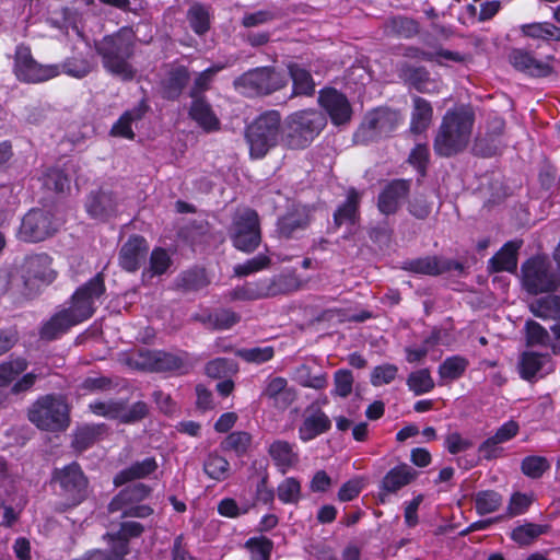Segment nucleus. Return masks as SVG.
Here are the masks:
<instances>
[{"instance_id": "nucleus-1", "label": "nucleus", "mask_w": 560, "mask_h": 560, "mask_svg": "<svg viewBox=\"0 0 560 560\" xmlns=\"http://www.w3.org/2000/svg\"><path fill=\"white\" fill-rule=\"evenodd\" d=\"M475 113L469 106L448 109L442 118L434 138V151L441 156H452L464 151L471 138Z\"/></svg>"}, {"instance_id": "nucleus-2", "label": "nucleus", "mask_w": 560, "mask_h": 560, "mask_svg": "<svg viewBox=\"0 0 560 560\" xmlns=\"http://www.w3.org/2000/svg\"><path fill=\"white\" fill-rule=\"evenodd\" d=\"M95 50L107 72L122 80L133 79L136 70L129 61L135 52V34L131 28L122 27L104 36L95 43Z\"/></svg>"}, {"instance_id": "nucleus-3", "label": "nucleus", "mask_w": 560, "mask_h": 560, "mask_svg": "<svg viewBox=\"0 0 560 560\" xmlns=\"http://www.w3.org/2000/svg\"><path fill=\"white\" fill-rule=\"evenodd\" d=\"M281 116L277 110H268L259 115L247 126L245 138L252 159H262L277 147L280 139Z\"/></svg>"}, {"instance_id": "nucleus-4", "label": "nucleus", "mask_w": 560, "mask_h": 560, "mask_svg": "<svg viewBox=\"0 0 560 560\" xmlns=\"http://www.w3.org/2000/svg\"><path fill=\"white\" fill-rule=\"evenodd\" d=\"M326 126L325 116L315 109L291 114L284 124L283 141L290 149L306 148Z\"/></svg>"}, {"instance_id": "nucleus-5", "label": "nucleus", "mask_w": 560, "mask_h": 560, "mask_svg": "<svg viewBox=\"0 0 560 560\" xmlns=\"http://www.w3.org/2000/svg\"><path fill=\"white\" fill-rule=\"evenodd\" d=\"M19 272L23 284L22 293L27 298L35 296L44 287L51 284L57 278V271L52 267V258L46 253L25 257Z\"/></svg>"}, {"instance_id": "nucleus-6", "label": "nucleus", "mask_w": 560, "mask_h": 560, "mask_svg": "<svg viewBox=\"0 0 560 560\" xmlns=\"http://www.w3.org/2000/svg\"><path fill=\"white\" fill-rule=\"evenodd\" d=\"M296 281L290 276L279 275L247 281L232 289L226 298L230 301H256L269 299L296 289Z\"/></svg>"}, {"instance_id": "nucleus-7", "label": "nucleus", "mask_w": 560, "mask_h": 560, "mask_svg": "<svg viewBox=\"0 0 560 560\" xmlns=\"http://www.w3.org/2000/svg\"><path fill=\"white\" fill-rule=\"evenodd\" d=\"M28 419L40 430H65L69 424V408L62 397L45 395L32 405Z\"/></svg>"}, {"instance_id": "nucleus-8", "label": "nucleus", "mask_w": 560, "mask_h": 560, "mask_svg": "<svg viewBox=\"0 0 560 560\" xmlns=\"http://www.w3.org/2000/svg\"><path fill=\"white\" fill-rule=\"evenodd\" d=\"M522 281L526 291L532 294L552 292L560 284V278L551 262L542 256L529 258L522 266Z\"/></svg>"}, {"instance_id": "nucleus-9", "label": "nucleus", "mask_w": 560, "mask_h": 560, "mask_svg": "<svg viewBox=\"0 0 560 560\" xmlns=\"http://www.w3.org/2000/svg\"><path fill=\"white\" fill-rule=\"evenodd\" d=\"M285 84V77L269 67L249 70L234 81L236 90L250 97L271 94Z\"/></svg>"}, {"instance_id": "nucleus-10", "label": "nucleus", "mask_w": 560, "mask_h": 560, "mask_svg": "<svg viewBox=\"0 0 560 560\" xmlns=\"http://www.w3.org/2000/svg\"><path fill=\"white\" fill-rule=\"evenodd\" d=\"M230 236L237 249L245 253L254 252L261 241L257 212L249 208L238 210L233 218Z\"/></svg>"}, {"instance_id": "nucleus-11", "label": "nucleus", "mask_w": 560, "mask_h": 560, "mask_svg": "<svg viewBox=\"0 0 560 560\" xmlns=\"http://www.w3.org/2000/svg\"><path fill=\"white\" fill-rule=\"evenodd\" d=\"M62 221L48 209H32L22 219L19 238L36 243L54 235Z\"/></svg>"}, {"instance_id": "nucleus-12", "label": "nucleus", "mask_w": 560, "mask_h": 560, "mask_svg": "<svg viewBox=\"0 0 560 560\" xmlns=\"http://www.w3.org/2000/svg\"><path fill=\"white\" fill-rule=\"evenodd\" d=\"M52 481L58 485V493L65 499L66 506H75L86 497L88 480L77 463L55 469Z\"/></svg>"}, {"instance_id": "nucleus-13", "label": "nucleus", "mask_w": 560, "mask_h": 560, "mask_svg": "<svg viewBox=\"0 0 560 560\" xmlns=\"http://www.w3.org/2000/svg\"><path fill=\"white\" fill-rule=\"evenodd\" d=\"M104 293V278L102 273H97L72 294L71 303L67 311L80 324L92 317L95 312V304Z\"/></svg>"}, {"instance_id": "nucleus-14", "label": "nucleus", "mask_w": 560, "mask_h": 560, "mask_svg": "<svg viewBox=\"0 0 560 560\" xmlns=\"http://www.w3.org/2000/svg\"><path fill=\"white\" fill-rule=\"evenodd\" d=\"M401 122L397 110L377 108L366 114L355 137L362 142L375 141L389 136Z\"/></svg>"}, {"instance_id": "nucleus-15", "label": "nucleus", "mask_w": 560, "mask_h": 560, "mask_svg": "<svg viewBox=\"0 0 560 560\" xmlns=\"http://www.w3.org/2000/svg\"><path fill=\"white\" fill-rule=\"evenodd\" d=\"M14 72L19 80L27 83H39L60 75L58 65L37 62L26 46H18L15 50Z\"/></svg>"}, {"instance_id": "nucleus-16", "label": "nucleus", "mask_w": 560, "mask_h": 560, "mask_svg": "<svg viewBox=\"0 0 560 560\" xmlns=\"http://www.w3.org/2000/svg\"><path fill=\"white\" fill-rule=\"evenodd\" d=\"M28 368L25 358L16 357L14 359L0 363V388L11 386L12 395H21L30 392L40 374L35 370L23 374Z\"/></svg>"}, {"instance_id": "nucleus-17", "label": "nucleus", "mask_w": 560, "mask_h": 560, "mask_svg": "<svg viewBox=\"0 0 560 560\" xmlns=\"http://www.w3.org/2000/svg\"><path fill=\"white\" fill-rule=\"evenodd\" d=\"M192 359L187 352L170 353L144 350L139 353L137 365L155 372L187 373L192 368Z\"/></svg>"}, {"instance_id": "nucleus-18", "label": "nucleus", "mask_w": 560, "mask_h": 560, "mask_svg": "<svg viewBox=\"0 0 560 560\" xmlns=\"http://www.w3.org/2000/svg\"><path fill=\"white\" fill-rule=\"evenodd\" d=\"M319 104L335 125H343L351 118L352 109L347 97L335 89L320 91Z\"/></svg>"}, {"instance_id": "nucleus-19", "label": "nucleus", "mask_w": 560, "mask_h": 560, "mask_svg": "<svg viewBox=\"0 0 560 560\" xmlns=\"http://www.w3.org/2000/svg\"><path fill=\"white\" fill-rule=\"evenodd\" d=\"M149 246L147 241L141 236L130 237L120 248L119 265L128 271L135 272L144 261L148 255Z\"/></svg>"}, {"instance_id": "nucleus-20", "label": "nucleus", "mask_w": 560, "mask_h": 560, "mask_svg": "<svg viewBox=\"0 0 560 560\" xmlns=\"http://www.w3.org/2000/svg\"><path fill=\"white\" fill-rule=\"evenodd\" d=\"M409 189L408 180L396 179L387 184L378 196V210L386 215L395 213L407 197Z\"/></svg>"}, {"instance_id": "nucleus-21", "label": "nucleus", "mask_w": 560, "mask_h": 560, "mask_svg": "<svg viewBox=\"0 0 560 560\" xmlns=\"http://www.w3.org/2000/svg\"><path fill=\"white\" fill-rule=\"evenodd\" d=\"M331 427L329 417L320 409H307L299 427V438L310 442L326 433Z\"/></svg>"}, {"instance_id": "nucleus-22", "label": "nucleus", "mask_w": 560, "mask_h": 560, "mask_svg": "<svg viewBox=\"0 0 560 560\" xmlns=\"http://www.w3.org/2000/svg\"><path fill=\"white\" fill-rule=\"evenodd\" d=\"M310 223V209L306 206H295L278 220L277 232L280 237L289 238Z\"/></svg>"}, {"instance_id": "nucleus-23", "label": "nucleus", "mask_w": 560, "mask_h": 560, "mask_svg": "<svg viewBox=\"0 0 560 560\" xmlns=\"http://www.w3.org/2000/svg\"><path fill=\"white\" fill-rule=\"evenodd\" d=\"M260 399L270 400L276 407L284 409L294 400V393L288 387V381L284 377H268L265 381Z\"/></svg>"}, {"instance_id": "nucleus-24", "label": "nucleus", "mask_w": 560, "mask_h": 560, "mask_svg": "<svg viewBox=\"0 0 560 560\" xmlns=\"http://www.w3.org/2000/svg\"><path fill=\"white\" fill-rule=\"evenodd\" d=\"M509 60L516 70L533 77H546L551 73L548 62L537 60L530 52L523 49H513Z\"/></svg>"}, {"instance_id": "nucleus-25", "label": "nucleus", "mask_w": 560, "mask_h": 560, "mask_svg": "<svg viewBox=\"0 0 560 560\" xmlns=\"http://www.w3.org/2000/svg\"><path fill=\"white\" fill-rule=\"evenodd\" d=\"M453 267L457 268L458 265L444 258L428 256L405 261L402 268L417 275L439 276Z\"/></svg>"}, {"instance_id": "nucleus-26", "label": "nucleus", "mask_w": 560, "mask_h": 560, "mask_svg": "<svg viewBox=\"0 0 560 560\" xmlns=\"http://www.w3.org/2000/svg\"><path fill=\"white\" fill-rule=\"evenodd\" d=\"M418 477V471L407 464H400L389 469L381 485L382 495L396 493L411 483Z\"/></svg>"}, {"instance_id": "nucleus-27", "label": "nucleus", "mask_w": 560, "mask_h": 560, "mask_svg": "<svg viewBox=\"0 0 560 560\" xmlns=\"http://www.w3.org/2000/svg\"><path fill=\"white\" fill-rule=\"evenodd\" d=\"M504 129V120L494 117L489 122V129L485 137H479L476 140L474 150L476 154L481 156H492L497 154L501 147L500 136Z\"/></svg>"}, {"instance_id": "nucleus-28", "label": "nucleus", "mask_w": 560, "mask_h": 560, "mask_svg": "<svg viewBox=\"0 0 560 560\" xmlns=\"http://www.w3.org/2000/svg\"><path fill=\"white\" fill-rule=\"evenodd\" d=\"M149 109L147 101L141 100L133 108L126 110L119 119L113 125L110 133L116 137H122L126 139H133L135 132L132 125L137 124L143 118Z\"/></svg>"}, {"instance_id": "nucleus-29", "label": "nucleus", "mask_w": 560, "mask_h": 560, "mask_svg": "<svg viewBox=\"0 0 560 560\" xmlns=\"http://www.w3.org/2000/svg\"><path fill=\"white\" fill-rule=\"evenodd\" d=\"M401 79L410 86L422 93L439 91L440 83L432 79L429 72L422 67L405 66L400 70Z\"/></svg>"}, {"instance_id": "nucleus-30", "label": "nucleus", "mask_w": 560, "mask_h": 560, "mask_svg": "<svg viewBox=\"0 0 560 560\" xmlns=\"http://www.w3.org/2000/svg\"><path fill=\"white\" fill-rule=\"evenodd\" d=\"M522 241H510L489 260L490 271L514 272L517 268V252Z\"/></svg>"}, {"instance_id": "nucleus-31", "label": "nucleus", "mask_w": 560, "mask_h": 560, "mask_svg": "<svg viewBox=\"0 0 560 560\" xmlns=\"http://www.w3.org/2000/svg\"><path fill=\"white\" fill-rule=\"evenodd\" d=\"M78 325V322L71 314L63 308L51 316L40 328V337L47 340H54L66 334L71 327Z\"/></svg>"}, {"instance_id": "nucleus-32", "label": "nucleus", "mask_w": 560, "mask_h": 560, "mask_svg": "<svg viewBox=\"0 0 560 560\" xmlns=\"http://www.w3.org/2000/svg\"><path fill=\"white\" fill-rule=\"evenodd\" d=\"M85 207L92 218L103 220L115 212L116 200L112 192L100 190L90 194Z\"/></svg>"}, {"instance_id": "nucleus-33", "label": "nucleus", "mask_w": 560, "mask_h": 560, "mask_svg": "<svg viewBox=\"0 0 560 560\" xmlns=\"http://www.w3.org/2000/svg\"><path fill=\"white\" fill-rule=\"evenodd\" d=\"M269 455L282 474H285L299 462V454L294 451L293 444L282 440L270 444Z\"/></svg>"}, {"instance_id": "nucleus-34", "label": "nucleus", "mask_w": 560, "mask_h": 560, "mask_svg": "<svg viewBox=\"0 0 560 560\" xmlns=\"http://www.w3.org/2000/svg\"><path fill=\"white\" fill-rule=\"evenodd\" d=\"M287 69L292 80L294 95H312L314 93L315 83L308 69L295 61H290Z\"/></svg>"}, {"instance_id": "nucleus-35", "label": "nucleus", "mask_w": 560, "mask_h": 560, "mask_svg": "<svg viewBox=\"0 0 560 560\" xmlns=\"http://www.w3.org/2000/svg\"><path fill=\"white\" fill-rule=\"evenodd\" d=\"M158 468V463L153 457H147L140 462L133 463L130 467L119 471L114 482L116 486H121L135 479L145 478L154 472Z\"/></svg>"}, {"instance_id": "nucleus-36", "label": "nucleus", "mask_w": 560, "mask_h": 560, "mask_svg": "<svg viewBox=\"0 0 560 560\" xmlns=\"http://www.w3.org/2000/svg\"><path fill=\"white\" fill-rule=\"evenodd\" d=\"M433 116L431 104L419 96L413 97V109L411 113L410 131L421 133L430 126Z\"/></svg>"}, {"instance_id": "nucleus-37", "label": "nucleus", "mask_w": 560, "mask_h": 560, "mask_svg": "<svg viewBox=\"0 0 560 560\" xmlns=\"http://www.w3.org/2000/svg\"><path fill=\"white\" fill-rule=\"evenodd\" d=\"M150 493V488L143 483H136L119 492L108 504L109 513H116L124 509V504L138 502L147 498Z\"/></svg>"}, {"instance_id": "nucleus-38", "label": "nucleus", "mask_w": 560, "mask_h": 560, "mask_svg": "<svg viewBox=\"0 0 560 560\" xmlns=\"http://www.w3.org/2000/svg\"><path fill=\"white\" fill-rule=\"evenodd\" d=\"M191 118L205 130L211 131L218 128L219 120L211 110L210 105L201 97H196L190 107Z\"/></svg>"}, {"instance_id": "nucleus-39", "label": "nucleus", "mask_w": 560, "mask_h": 560, "mask_svg": "<svg viewBox=\"0 0 560 560\" xmlns=\"http://www.w3.org/2000/svg\"><path fill=\"white\" fill-rule=\"evenodd\" d=\"M468 366V360L460 355L446 358L439 366L441 383L453 382L463 376Z\"/></svg>"}, {"instance_id": "nucleus-40", "label": "nucleus", "mask_w": 560, "mask_h": 560, "mask_svg": "<svg viewBox=\"0 0 560 560\" xmlns=\"http://www.w3.org/2000/svg\"><path fill=\"white\" fill-rule=\"evenodd\" d=\"M360 194L355 189H350L346 202L334 213V221L337 226L343 223H354L358 217V207Z\"/></svg>"}, {"instance_id": "nucleus-41", "label": "nucleus", "mask_w": 560, "mask_h": 560, "mask_svg": "<svg viewBox=\"0 0 560 560\" xmlns=\"http://www.w3.org/2000/svg\"><path fill=\"white\" fill-rule=\"evenodd\" d=\"M189 80V73L183 66L172 68L163 82L164 93L168 98L176 97Z\"/></svg>"}, {"instance_id": "nucleus-42", "label": "nucleus", "mask_w": 560, "mask_h": 560, "mask_svg": "<svg viewBox=\"0 0 560 560\" xmlns=\"http://www.w3.org/2000/svg\"><path fill=\"white\" fill-rule=\"evenodd\" d=\"M548 525L526 523L515 527L511 533V539L520 546H528L540 535L546 534Z\"/></svg>"}, {"instance_id": "nucleus-43", "label": "nucleus", "mask_w": 560, "mask_h": 560, "mask_svg": "<svg viewBox=\"0 0 560 560\" xmlns=\"http://www.w3.org/2000/svg\"><path fill=\"white\" fill-rule=\"evenodd\" d=\"M522 32L532 38L560 42V28L549 22L524 24Z\"/></svg>"}, {"instance_id": "nucleus-44", "label": "nucleus", "mask_w": 560, "mask_h": 560, "mask_svg": "<svg viewBox=\"0 0 560 560\" xmlns=\"http://www.w3.org/2000/svg\"><path fill=\"white\" fill-rule=\"evenodd\" d=\"M190 27L198 35H202L210 28V11L207 7L195 3L187 12Z\"/></svg>"}, {"instance_id": "nucleus-45", "label": "nucleus", "mask_w": 560, "mask_h": 560, "mask_svg": "<svg viewBox=\"0 0 560 560\" xmlns=\"http://www.w3.org/2000/svg\"><path fill=\"white\" fill-rule=\"evenodd\" d=\"M104 431L103 424L81 427L74 434L72 445L77 451L82 452L90 447Z\"/></svg>"}, {"instance_id": "nucleus-46", "label": "nucleus", "mask_w": 560, "mask_h": 560, "mask_svg": "<svg viewBox=\"0 0 560 560\" xmlns=\"http://www.w3.org/2000/svg\"><path fill=\"white\" fill-rule=\"evenodd\" d=\"M387 34L409 38L418 33V24L408 18L397 16L386 22Z\"/></svg>"}, {"instance_id": "nucleus-47", "label": "nucleus", "mask_w": 560, "mask_h": 560, "mask_svg": "<svg viewBox=\"0 0 560 560\" xmlns=\"http://www.w3.org/2000/svg\"><path fill=\"white\" fill-rule=\"evenodd\" d=\"M407 385L415 395H422L434 388V381L428 369H421L409 374Z\"/></svg>"}, {"instance_id": "nucleus-48", "label": "nucleus", "mask_w": 560, "mask_h": 560, "mask_svg": "<svg viewBox=\"0 0 560 560\" xmlns=\"http://www.w3.org/2000/svg\"><path fill=\"white\" fill-rule=\"evenodd\" d=\"M502 497L492 490L480 491L475 495V508L478 514L486 515L499 510Z\"/></svg>"}, {"instance_id": "nucleus-49", "label": "nucleus", "mask_w": 560, "mask_h": 560, "mask_svg": "<svg viewBox=\"0 0 560 560\" xmlns=\"http://www.w3.org/2000/svg\"><path fill=\"white\" fill-rule=\"evenodd\" d=\"M203 470L210 478L221 481L228 478L230 464L224 457L210 454L203 463Z\"/></svg>"}, {"instance_id": "nucleus-50", "label": "nucleus", "mask_w": 560, "mask_h": 560, "mask_svg": "<svg viewBox=\"0 0 560 560\" xmlns=\"http://www.w3.org/2000/svg\"><path fill=\"white\" fill-rule=\"evenodd\" d=\"M546 358L535 352H524L520 360V373L524 380H532L541 370Z\"/></svg>"}, {"instance_id": "nucleus-51", "label": "nucleus", "mask_w": 560, "mask_h": 560, "mask_svg": "<svg viewBox=\"0 0 560 560\" xmlns=\"http://www.w3.org/2000/svg\"><path fill=\"white\" fill-rule=\"evenodd\" d=\"M279 500L284 504H296L301 499V483L293 477L285 478L277 488Z\"/></svg>"}, {"instance_id": "nucleus-52", "label": "nucleus", "mask_w": 560, "mask_h": 560, "mask_svg": "<svg viewBox=\"0 0 560 560\" xmlns=\"http://www.w3.org/2000/svg\"><path fill=\"white\" fill-rule=\"evenodd\" d=\"M245 548L249 551V560H269L273 544L264 536L252 537L245 542Z\"/></svg>"}, {"instance_id": "nucleus-53", "label": "nucleus", "mask_w": 560, "mask_h": 560, "mask_svg": "<svg viewBox=\"0 0 560 560\" xmlns=\"http://www.w3.org/2000/svg\"><path fill=\"white\" fill-rule=\"evenodd\" d=\"M235 353L248 363L262 364L273 358L275 349L271 346L243 348L236 350Z\"/></svg>"}, {"instance_id": "nucleus-54", "label": "nucleus", "mask_w": 560, "mask_h": 560, "mask_svg": "<svg viewBox=\"0 0 560 560\" xmlns=\"http://www.w3.org/2000/svg\"><path fill=\"white\" fill-rule=\"evenodd\" d=\"M550 468V463L544 456L532 455L522 460V472L533 479L540 478Z\"/></svg>"}, {"instance_id": "nucleus-55", "label": "nucleus", "mask_w": 560, "mask_h": 560, "mask_svg": "<svg viewBox=\"0 0 560 560\" xmlns=\"http://www.w3.org/2000/svg\"><path fill=\"white\" fill-rule=\"evenodd\" d=\"M250 442L252 436L247 432L235 431L223 440L221 447L224 451H232L237 455H243L247 452Z\"/></svg>"}, {"instance_id": "nucleus-56", "label": "nucleus", "mask_w": 560, "mask_h": 560, "mask_svg": "<svg viewBox=\"0 0 560 560\" xmlns=\"http://www.w3.org/2000/svg\"><path fill=\"white\" fill-rule=\"evenodd\" d=\"M296 381L304 387L323 389L327 385V377L324 373L312 374L308 365L302 364L295 372Z\"/></svg>"}, {"instance_id": "nucleus-57", "label": "nucleus", "mask_w": 560, "mask_h": 560, "mask_svg": "<svg viewBox=\"0 0 560 560\" xmlns=\"http://www.w3.org/2000/svg\"><path fill=\"white\" fill-rule=\"evenodd\" d=\"M60 67V74L65 73L75 79L86 77L91 71V65L83 58H68L62 63H57Z\"/></svg>"}, {"instance_id": "nucleus-58", "label": "nucleus", "mask_w": 560, "mask_h": 560, "mask_svg": "<svg viewBox=\"0 0 560 560\" xmlns=\"http://www.w3.org/2000/svg\"><path fill=\"white\" fill-rule=\"evenodd\" d=\"M209 283L203 269H192L182 273L179 285L188 291H197Z\"/></svg>"}, {"instance_id": "nucleus-59", "label": "nucleus", "mask_w": 560, "mask_h": 560, "mask_svg": "<svg viewBox=\"0 0 560 560\" xmlns=\"http://www.w3.org/2000/svg\"><path fill=\"white\" fill-rule=\"evenodd\" d=\"M270 265V258L266 255H257L243 264L234 266L233 271L237 277H246L266 269Z\"/></svg>"}, {"instance_id": "nucleus-60", "label": "nucleus", "mask_w": 560, "mask_h": 560, "mask_svg": "<svg viewBox=\"0 0 560 560\" xmlns=\"http://www.w3.org/2000/svg\"><path fill=\"white\" fill-rule=\"evenodd\" d=\"M89 409L100 417L119 419L121 415V402L116 400H95L89 405Z\"/></svg>"}, {"instance_id": "nucleus-61", "label": "nucleus", "mask_w": 560, "mask_h": 560, "mask_svg": "<svg viewBox=\"0 0 560 560\" xmlns=\"http://www.w3.org/2000/svg\"><path fill=\"white\" fill-rule=\"evenodd\" d=\"M44 186L57 192L69 188V177L59 168H48L43 175Z\"/></svg>"}, {"instance_id": "nucleus-62", "label": "nucleus", "mask_w": 560, "mask_h": 560, "mask_svg": "<svg viewBox=\"0 0 560 560\" xmlns=\"http://www.w3.org/2000/svg\"><path fill=\"white\" fill-rule=\"evenodd\" d=\"M398 373V368L395 364L385 363L377 365L371 373V384L373 386H383L392 383Z\"/></svg>"}, {"instance_id": "nucleus-63", "label": "nucleus", "mask_w": 560, "mask_h": 560, "mask_svg": "<svg viewBox=\"0 0 560 560\" xmlns=\"http://www.w3.org/2000/svg\"><path fill=\"white\" fill-rule=\"evenodd\" d=\"M222 69L223 66L215 65L200 72L195 80V84L191 90V97H200V94L209 88L213 77Z\"/></svg>"}, {"instance_id": "nucleus-64", "label": "nucleus", "mask_w": 560, "mask_h": 560, "mask_svg": "<svg viewBox=\"0 0 560 560\" xmlns=\"http://www.w3.org/2000/svg\"><path fill=\"white\" fill-rule=\"evenodd\" d=\"M171 266V257L163 248H154L150 256L149 272L151 276L163 275Z\"/></svg>"}]
</instances>
